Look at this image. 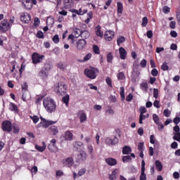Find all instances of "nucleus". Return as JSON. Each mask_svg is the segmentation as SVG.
<instances>
[{
  "mask_svg": "<svg viewBox=\"0 0 180 180\" xmlns=\"http://www.w3.org/2000/svg\"><path fill=\"white\" fill-rule=\"evenodd\" d=\"M43 105L48 113H54L57 110V103L51 97L44 98Z\"/></svg>",
  "mask_w": 180,
  "mask_h": 180,
  "instance_id": "obj_1",
  "label": "nucleus"
},
{
  "mask_svg": "<svg viewBox=\"0 0 180 180\" xmlns=\"http://www.w3.org/2000/svg\"><path fill=\"white\" fill-rule=\"evenodd\" d=\"M55 91L56 92L57 95H65L67 92V86L64 82H59L57 86L55 88Z\"/></svg>",
  "mask_w": 180,
  "mask_h": 180,
  "instance_id": "obj_2",
  "label": "nucleus"
},
{
  "mask_svg": "<svg viewBox=\"0 0 180 180\" xmlns=\"http://www.w3.org/2000/svg\"><path fill=\"white\" fill-rule=\"evenodd\" d=\"M51 68V65L50 64H45L44 68H42L39 73V77L44 79L47 78L49 77V71H50Z\"/></svg>",
  "mask_w": 180,
  "mask_h": 180,
  "instance_id": "obj_3",
  "label": "nucleus"
},
{
  "mask_svg": "<svg viewBox=\"0 0 180 180\" xmlns=\"http://www.w3.org/2000/svg\"><path fill=\"white\" fill-rule=\"evenodd\" d=\"M98 72H99V70L95 68L86 69L84 70L85 75L91 79H95V78H96V74H98Z\"/></svg>",
  "mask_w": 180,
  "mask_h": 180,
  "instance_id": "obj_4",
  "label": "nucleus"
},
{
  "mask_svg": "<svg viewBox=\"0 0 180 180\" xmlns=\"http://www.w3.org/2000/svg\"><path fill=\"white\" fill-rule=\"evenodd\" d=\"M84 140L86 143L88 153L90 155H92V153H94V146H92V143H94V141H92V138L91 136H86Z\"/></svg>",
  "mask_w": 180,
  "mask_h": 180,
  "instance_id": "obj_5",
  "label": "nucleus"
},
{
  "mask_svg": "<svg viewBox=\"0 0 180 180\" xmlns=\"http://www.w3.org/2000/svg\"><path fill=\"white\" fill-rule=\"evenodd\" d=\"M11 26H12V25H11L9 22H8V20H2L0 24V32H2L4 33L9 30V29H11Z\"/></svg>",
  "mask_w": 180,
  "mask_h": 180,
  "instance_id": "obj_6",
  "label": "nucleus"
},
{
  "mask_svg": "<svg viewBox=\"0 0 180 180\" xmlns=\"http://www.w3.org/2000/svg\"><path fill=\"white\" fill-rule=\"evenodd\" d=\"M105 144L108 146H115V144H117L119 143V139L116 136L110 137L108 136L105 138Z\"/></svg>",
  "mask_w": 180,
  "mask_h": 180,
  "instance_id": "obj_7",
  "label": "nucleus"
},
{
  "mask_svg": "<svg viewBox=\"0 0 180 180\" xmlns=\"http://www.w3.org/2000/svg\"><path fill=\"white\" fill-rule=\"evenodd\" d=\"M22 4L25 9H32L33 8V4L36 5L37 4V0H22Z\"/></svg>",
  "mask_w": 180,
  "mask_h": 180,
  "instance_id": "obj_8",
  "label": "nucleus"
},
{
  "mask_svg": "<svg viewBox=\"0 0 180 180\" xmlns=\"http://www.w3.org/2000/svg\"><path fill=\"white\" fill-rule=\"evenodd\" d=\"M85 46H86V41L84 39H79L77 41L76 49L77 51H82V50L85 49Z\"/></svg>",
  "mask_w": 180,
  "mask_h": 180,
  "instance_id": "obj_9",
  "label": "nucleus"
},
{
  "mask_svg": "<svg viewBox=\"0 0 180 180\" xmlns=\"http://www.w3.org/2000/svg\"><path fill=\"white\" fill-rule=\"evenodd\" d=\"M43 58H44V56H40L37 53H34L32 54V62L34 64L41 63V60H43Z\"/></svg>",
  "mask_w": 180,
  "mask_h": 180,
  "instance_id": "obj_10",
  "label": "nucleus"
},
{
  "mask_svg": "<svg viewBox=\"0 0 180 180\" xmlns=\"http://www.w3.org/2000/svg\"><path fill=\"white\" fill-rule=\"evenodd\" d=\"M2 127L4 131H12V123L10 121L3 122Z\"/></svg>",
  "mask_w": 180,
  "mask_h": 180,
  "instance_id": "obj_11",
  "label": "nucleus"
},
{
  "mask_svg": "<svg viewBox=\"0 0 180 180\" xmlns=\"http://www.w3.org/2000/svg\"><path fill=\"white\" fill-rule=\"evenodd\" d=\"M62 162L64 167H68L70 168L74 165V159H72V158H68L66 159H63Z\"/></svg>",
  "mask_w": 180,
  "mask_h": 180,
  "instance_id": "obj_12",
  "label": "nucleus"
},
{
  "mask_svg": "<svg viewBox=\"0 0 180 180\" xmlns=\"http://www.w3.org/2000/svg\"><path fill=\"white\" fill-rule=\"evenodd\" d=\"M113 37H115V32L113 31H106L104 34V38L108 41H112V40H113Z\"/></svg>",
  "mask_w": 180,
  "mask_h": 180,
  "instance_id": "obj_13",
  "label": "nucleus"
},
{
  "mask_svg": "<svg viewBox=\"0 0 180 180\" xmlns=\"http://www.w3.org/2000/svg\"><path fill=\"white\" fill-rule=\"evenodd\" d=\"M41 120H43L40 124L42 126V127H44V129H47V127L51 126V124H54L56 122L51 121V120H46L43 119V117H41Z\"/></svg>",
  "mask_w": 180,
  "mask_h": 180,
  "instance_id": "obj_14",
  "label": "nucleus"
},
{
  "mask_svg": "<svg viewBox=\"0 0 180 180\" xmlns=\"http://www.w3.org/2000/svg\"><path fill=\"white\" fill-rule=\"evenodd\" d=\"M20 19L24 23H29V22H30L32 19V16L30 15V14L25 13L23 15H21Z\"/></svg>",
  "mask_w": 180,
  "mask_h": 180,
  "instance_id": "obj_15",
  "label": "nucleus"
},
{
  "mask_svg": "<svg viewBox=\"0 0 180 180\" xmlns=\"http://www.w3.org/2000/svg\"><path fill=\"white\" fill-rule=\"evenodd\" d=\"M119 53L121 60H126V58H127V51L126 49H124V48L120 47L119 49Z\"/></svg>",
  "mask_w": 180,
  "mask_h": 180,
  "instance_id": "obj_16",
  "label": "nucleus"
},
{
  "mask_svg": "<svg viewBox=\"0 0 180 180\" xmlns=\"http://www.w3.org/2000/svg\"><path fill=\"white\" fill-rule=\"evenodd\" d=\"M72 137H74V134L70 131H66L63 134V138L66 141H72Z\"/></svg>",
  "mask_w": 180,
  "mask_h": 180,
  "instance_id": "obj_17",
  "label": "nucleus"
},
{
  "mask_svg": "<svg viewBox=\"0 0 180 180\" xmlns=\"http://www.w3.org/2000/svg\"><path fill=\"white\" fill-rule=\"evenodd\" d=\"M56 140L53 139L51 141V144L48 146V148L50 151H54V150H57V146H56Z\"/></svg>",
  "mask_w": 180,
  "mask_h": 180,
  "instance_id": "obj_18",
  "label": "nucleus"
},
{
  "mask_svg": "<svg viewBox=\"0 0 180 180\" xmlns=\"http://www.w3.org/2000/svg\"><path fill=\"white\" fill-rule=\"evenodd\" d=\"M101 29V25H97L95 28V32H96V36L102 38L103 37V32Z\"/></svg>",
  "mask_w": 180,
  "mask_h": 180,
  "instance_id": "obj_19",
  "label": "nucleus"
},
{
  "mask_svg": "<svg viewBox=\"0 0 180 180\" xmlns=\"http://www.w3.org/2000/svg\"><path fill=\"white\" fill-rule=\"evenodd\" d=\"M140 88L141 91L144 92V94H147V92H148V84H147V82H142L140 85Z\"/></svg>",
  "mask_w": 180,
  "mask_h": 180,
  "instance_id": "obj_20",
  "label": "nucleus"
},
{
  "mask_svg": "<svg viewBox=\"0 0 180 180\" xmlns=\"http://www.w3.org/2000/svg\"><path fill=\"white\" fill-rule=\"evenodd\" d=\"M9 109L11 112H14L15 113H19V110L18 109V106L15 105L13 103H10Z\"/></svg>",
  "mask_w": 180,
  "mask_h": 180,
  "instance_id": "obj_21",
  "label": "nucleus"
},
{
  "mask_svg": "<svg viewBox=\"0 0 180 180\" xmlns=\"http://www.w3.org/2000/svg\"><path fill=\"white\" fill-rule=\"evenodd\" d=\"M105 162L107 164H108V165H110L111 167L117 164L116 159L112 158L105 159Z\"/></svg>",
  "mask_w": 180,
  "mask_h": 180,
  "instance_id": "obj_22",
  "label": "nucleus"
},
{
  "mask_svg": "<svg viewBox=\"0 0 180 180\" xmlns=\"http://www.w3.org/2000/svg\"><path fill=\"white\" fill-rule=\"evenodd\" d=\"M42 146H40L39 145H35V148L36 150H37L38 151H39L40 153H43V151H44V150H46V142H42Z\"/></svg>",
  "mask_w": 180,
  "mask_h": 180,
  "instance_id": "obj_23",
  "label": "nucleus"
},
{
  "mask_svg": "<svg viewBox=\"0 0 180 180\" xmlns=\"http://www.w3.org/2000/svg\"><path fill=\"white\" fill-rule=\"evenodd\" d=\"M77 158L79 161H85V160H86V153L84 151L80 152L79 154L77 155Z\"/></svg>",
  "mask_w": 180,
  "mask_h": 180,
  "instance_id": "obj_24",
  "label": "nucleus"
},
{
  "mask_svg": "<svg viewBox=\"0 0 180 180\" xmlns=\"http://www.w3.org/2000/svg\"><path fill=\"white\" fill-rule=\"evenodd\" d=\"M155 165L157 171H159V172L162 171V163H161L160 160H156L155 162Z\"/></svg>",
  "mask_w": 180,
  "mask_h": 180,
  "instance_id": "obj_25",
  "label": "nucleus"
},
{
  "mask_svg": "<svg viewBox=\"0 0 180 180\" xmlns=\"http://www.w3.org/2000/svg\"><path fill=\"white\" fill-rule=\"evenodd\" d=\"M126 41V38L123 36H119L117 38V46H120V44H122V43H124Z\"/></svg>",
  "mask_w": 180,
  "mask_h": 180,
  "instance_id": "obj_26",
  "label": "nucleus"
},
{
  "mask_svg": "<svg viewBox=\"0 0 180 180\" xmlns=\"http://www.w3.org/2000/svg\"><path fill=\"white\" fill-rule=\"evenodd\" d=\"M49 130H51V133L53 135L56 136L58 133V128L56 126H51L49 128Z\"/></svg>",
  "mask_w": 180,
  "mask_h": 180,
  "instance_id": "obj_27",
  "label": "nucleus"
},
{
  "mask_svg": "<svg viewBox=\"0 0 180 180\" xmlns=\"http://www.w3.org/2000/svg\"><path fill=\"white\" fill-rule=\"evenodd\" d=\"M150 115L148 114L144 115V114H140L139 115V124H143V120H146L147 117H148Z\"/></svg>",
  "mask_w": 180,
  "mask_h": 180,
  "instance_id": "obj_28",
  "label": "nucleus"
},
{
  "mask_svg": "<svg viewBox=\"0 0 180 180\" xmlns=\"http://www.w3.org/2000/svg\"><path fill=\"white\" fill-rule=\"evenodd\" d=\"M117 169L114 170L112 174L109 176L110 180H116L117 176Z\"/></svg>",
  "mask_w": 180,
  "mask_h": 180,
  "instance_id": "obj_29",
  "label": "nucleus"
},
{
  "mask_svg": "<svg viewBox=\"0 0 180 180\" xmlns=\"http://www.w3.org/2000/svg\"><path fill=\"white\" fill-rule=\"evenodd\" d=\"M79 120L81 123H84V122L86 121V114L85 112L80 113Z\"/></svg>",
  "mask_w": 180,
  "mask_h": 180,
  "instance_id": "obj_30",
  "label": "nucleus"
},
{
  "mask_svg": "<svg viewBox=\"0 0 180 180\" xmlns=\"http://www.w3.org/2000/svg\"><path fill=\"white\" fill-rule=\"evenodd\" d=\"M80 36L82 39H88L90 36V34L88 31H82Z\"/></svg>",
  "mask_w": 180,
  "mask_h": 180,
  "instance_id": "obj_31",
  "label": "nucleus"
},
{
  "mask_svg": "<svg viewBox=\"0 0 180 180\" xmlns=\"http://www.w3.org/2000/svg\"><path fill=\"white\" fill-rule=\"evenodd\" d=\"M81 32H82L81 30L75 29L73 32V35H75V37H76V39H78V37L81 36Z\"/></svg>",
  "mask_w": 180,
  "mask_h": 180,
  "instance_id": "obj_32",
  "label": "nucleus"
},
{
  "mask_svg": "<svg viewBox=\"0 0 180 180\" xmlns=\"http://www.w3.org/2000/svg\"><path fill=\"white\" fill-rule=\"evenodd\" d=\"M117 12L118 13H122L123 12V4L120 2L117 3Z\"/></svg>",
  "mask_w": 180,
  "mask_h": 180,
  "instance_id": "obj_33",
  "label": "nucleus"
},
{
  "mask_svg": "<svg viewBox=\"0 0 180 180\" xmlns=\"http://www.w3.org/2000/svg\"><path fill=\"white\" fill-rule=\"evenodd\" d=\"M131 153V148L128 146H125L123 148L122 153L123 154H130Z\"/></svg>",
  "mask_w": 180,
  "mask_h": 180,
  "instance_id": "obj_34",
  "label": "nucleus"
},
{
  "mask_svg": "<svg viewBox=\"0 0 180 180\" xmlns=\"http://www.w3.org/2000/svg\"><path fill=\"white\" fill-rule=\"evenodd\" d=\"M62 99H63V103H65V105L68 106V103L70 102V96L66 95L63 96Z\"/></svg>",
  "mask_w": 180,
  "mask_h": 180,
  "instance_id": "obj_35",
  "label": "nucleus"
},
{
  "mask_svg": "<svg viewBox=\"0 0 180 180\" xmlns=\"http://www.w3.org/2000/svg\"><path fill=\"white\" fill-rule=\"evenodd\" d=\"M173 139L176 141H180V132H174Z\"/></svg>",
  "mask_w": 180,
  "mask_h": 180,
  "instance_id": "obj_36",
  "label": "nucleus"
},
{
  "mask_svg": "<svg viewBox=\"0 0 180 180\" xmlns=\"http://www.w3.org/2000/svg\"><path fill=\"white\" fill-rule=\"evenodd\" d=\"M122 161L123 162H130V161H131V156L130 155L124 156L122 158Z\"/></svg>",
  "mask_w": 180,
  "mask_h": 180,
  "instance_id": "obj_37",
  "label": "nucleus"
},
{
  "mask_svg": "<svg viewBox=\"0 0 180 180\" xmlns=\"http://www.w3.org/2000/svg\"><path fill=\"white\" fill-rule=\"evenodd\" d=\"M153 120L156 124H158L160 123V118L158 117V115L157 114L153 115Z\"/></svg>",
  "mask_w": 180,
  "mask_h": 180,
  "instance_id": "obj_38",
  "label": "nucleus"
},
{
  "mask_svg": "<svg viewBox=\"0 0 180 180\" xmlns=\"http://www.w3.org/2000/svg\"><path fill=\"white\" fill-rule=\"evenodd\" d=\"M145 172L146 171H141L140 180H147V176Z\"/></svg>",
  "mask_w": 180,
  "mask_h": 180,
  "instance_id": "obj_39",
  "label": "nucleus"
},
{
  "mask_svg": "<svg viewBox=\"0 0 180 180\" xmlns=\"http://www.w3.org/2000/svg\"><path fill=\"white\" fill-rule=\"evenodd\" d=\"M147 23H148V18H147V17H143L141 24L143 27H146V26H147Z\"/></svg>",
  "mask_w": 180,
  "mask_h": 180,
  "instance_id": "obj_40",
  "label": "nucleus"
},
{
  "mask_svg": "<svg viewBox=\"0 0 180 180\" xmlns=\"http://www.w3.org/2000/svg\"><path fill=\"white\" fill-rule=\"evenodd\" d=\"M52 40L53 43L56 44H58L60 42V37H58V34H56L53 38Z\"/></svg>",
  "mask_w": 180,
  "mask_h": 180,
  "instance_id": "obj_41",
  "label": "nucleus"
},
{
  "mask_svg": "<svg viewBox=\"0 0 180 180\" xmlns=\"http://www.w3.org/2000/svg\"><path fill=\"white\" fill-rule=\"evenodd\" d=\"M140 115H144V113H147V108L144 106H141L139 108Z\"/></svg>",
  "mask_w": 180,
  "mask_h": 180,
  "instance_id": "obj_42",
  "label": "nucleus"
},
{
  "mask_svg": "<svg viewBox=\"0 0 180 180\" xmlns=\"http://www.w3.org/2000/svg\"><path fill=\"white\" fill-rule=\"evenodd\" d=\"M163 115L166 117H169L170 115H171V111L169 110H168V108L164 110L163 111Z\"/></svg>",
  "mask_w": 180,
  "mask_h": 180,
  "instance_id": "obj_43",
  "label": "nucleus"
},
{
  "mask_svg": "<svg viewBox=\"0 0 180 180\" xmlns=\"http://www.w3.org/2000/svg\"><path fill=\"white\" fill-rule=\"evenodd\" d=\"M58 68H60V70H65V64L63 62L58 63Z\"/></svg>",
  "mask_w": 180,
  "mask_h": 180,
  "instance_id": "obj_44",
  "label": "nucleus"
},
{
  "mask_svg": "<svg viewBox=\"0 0 180 180\" xmlns=\"http://www.w3.org/2000/svg\"><path fill=\"white\" fill-rule=\"evenodd\" d=\"M92 57V53H89L88 54H86L84 58H83V61H89V60H91V58Z\"/></svg>",
  "mask_w": 180,
  "mask_h": 180,
  "instance_id": "obj_45",
  "label": "nucleus"
},
{
  "mask_svg": "<svg viewBox=\"0 0 180 180\" xmlns=\"http://www.w3.org/2000/svg\"><path fill=\"white\" fill-rule=\"evenodd\" d=\"M93 50H94L95 54H99V53H101V51H99V46H98L96 45L93 46Z\"/></svg>",
  "mask_w": 180,
  "mask_h": 180,
  "instance_id": "obj_46",
  "label": "nucleus"
},
{
  "mask_svg": "<svg viewBox=\"0 0 180 180\" xmlns=\"http://www.w3.org/2000/svg\"><path fill=\"white\" fill-rule=\"evenodd\" d=\"M117 79H124L125 77H124V73H123L122 72H119L117 75Z\"/></svg>",
  "mask_w": 180,
  "mask_h": 180,
  "instance_id": "obj_47",
  "label": "nucleus"
},
{
  "mask_svg": "<svg viewBox=\"0 0 180 180\" xmlns=\"http://www.w3.org/2000/svg\"><path fill=\"white\" fill-rule=\"evenodd\" d=\"M120 96L122 99H124L125 96H124V87L121 86L120 87Z\"/></svg>",
  "mask_w": 180,
  "mask_h": 180,
  "instance_id": "obj_48",
  "label": "nucleus"
},
{
  "mask_svg": "<svg viewBox=\"0 0 180 180\" xmlns=\"http://www.w3.org/2000/svg\"><path fill=\"white\" fill-rule=\"evenodd\" d=\"M30 119L34 122V124L39 122V117L34 115V116H30Z\"/></svg>",
  "mask_w": 180,
  "mask_h": 180,
  "instance_id": "obj_49",
  "label": "nucleus"
},
{
  "mask_svg": "<svg viewBox=\"0 0 180 180\" xmlns=\"http://www.w3.org/2000/svg\"><path fill=\"white\" fill-rule=\"evenodd\" d=\"M140 65L143 68H146V67L147 66V60L143 59L141 61Z\"/></svg>",
  "mask_w": 180,
  "mask_h": 180,
  "instance_id": "obj_50",
  "label": "nucleus"
},
{
  "mask_svg": "<svg viewBox=\"0 0 180 180\" xmlns=\"http://www.w3.org/2000/svg\"><path fill=\"white\" fill-rule=\"evenodd\" d=\"M151 75H153V77H157V75H158V70L156 68L153 69L151 71Z\"/></svg>",
  "mask_w": 180,
  "mask_h": 180,
  "instance_id": "obj_51",
  "label": "nucleus"
},
{
  "mask_svg": "<svg viewBox=\"0 0 180 180\" xmlns=\"http://www.w3.org/2000/svg\"><path fill=\"white\" fill-rule=\"evenodd\" d=\"M153 96L155 99H158V89H153Z\"/></svg>",
  "mask_w": 180,
  "mask_h": 180,
  "instance_id": "obj_52",
  "label": "nucleus"
},
{
  "mask_svg": "<svg viewBox=\"0 0 180 180\" xmlns=\"http://www.w3.org/2000/svg\"><path fill=\"white\" fill-rule=\"evenodd\" d=\"M37 37L38 39H43L44 37V34H43V32L39 31L37 34Z\"/></svg>",
  "mask_w": 180,
  "mask_h": 180,
  "instance_id": "obj_53",
  "label": "nucleus"
},
{
  "mask_svg": "<svg viewBox=\"0 0 180 180\" xmlns=\"http://www.w3.org/2000/svg\"><path fill=\"white\" fill-rule=\"evenodd\" d=\"M113 60V56H112V53H108L107 55V60L108 63H112Z\"/></svg>",
  "mask_w": 180,
  "mask_h": 180,
  "instance_id": "obj_54",
  "label": "nucleus"
},
{
  "mask_svg": "<svg viewBox=\"0 0 180 180\" xmlns=\"http://www.w3.org/2000/svg\"><path fill=\"white\" fill-rule=\"evenodd\" d=\"M132 75L136 79V78H139V77L140 76V72L134 70V72H132Z\"/></svg>",
  "mask_w": 180,
  "mask_h": 180,
  "instance_id": "obj_55",
  "label": "nucleus"
},
{
  "mask_svg": "<svg viewBox=\"0 0 180 180\" xmlns=\"http://www.w3.org/2000/svg\"><path fill=\"white\" fill-rule=\"evenodd\" d=\"M85 172H86V169H81L79 172H78V176H82V175L85 174Z\"/></svg>",
  "mask_w": 180,
  "mask_h": 180,
  "instance_id": "obj_56",
  "label": "nucleus"
},
{
  "mask_svg": "<svg viewBox=\"0 0 180 180\" xmlns=\"http://www.w3.org/2000/svg\"><path fill=\"white\" fill-rule=\"evenodd\" d=\"M144 143H139L138 145V150L139 151H143Z\"/></svg>",
  "mask_w": 180,
  "mask_h": 180,
  "instance_id": "obj_57",
  "label": "nucleus"
},
{
  "mask_svg": "<svg viewBox=\"0 0 180 180\" xmlns=\"http://www.w3.org/2000/svg\"><path fill=\"white\" fill-rule=\"evenodd\" d=\"M170 11H171V8H169V7L167 6L163 7V13H169Z\"/></svg>",
  "mask_w": 180,
  "mask_h": 180,
  "instance_id": "obj_58",
  "label": "nucleus"
},
{
  "mask_svg": "<svg viewBox=\"0 0 180 180\" xmlns=\"http://www.w3.org/2000/svg\"><path fill=\"white\" fill-rule=\"evenodd\" d=\"M161 68H162V70H163V71H167V70L169 68L168 64L167 63H163Z\"/></svg>",
  "mask_w": 180,
  "mask_h": 180,
  "instance_id": "obj_59",
  "label": "nucleus"
},
{
  "mask_svg": "<svg viewBox=\"0 0 180 180\" xmlns=\"http://www.w3.org/2000/svg\"><path fill=\"white\" fill-rule=\"evenodd\" d=\"M169 26L171 27V29H175L176 26V22L175 21H171Z\"/></svg>",
  "mask_w": 180,
  "mask_h": 180,
  "instance_id": "obj_60",
  "label": "nucleus"
},
{
  "mask_svg": "<svg viewBox=\"0 0 180 180\" xmlns=\"http://www.w3.org/2000/svg\"><path fill=\"white\" fill-rule=\"evenodd\" d=\"M34 26H39V25H40V20H39L37 18H35L34 20Z\"/></svg>",
  "mask_w": 180,
  "mask_h": 180,
  "instance_id": "obj_61",
  "label": "nucleus"
},
{
  "mask_svg": "<svg viewBox=\"0 0 180 180\" xmlns=\"http://www.w3.org/2000/svg\"><path fill=\"white\" fill-rule=\"evenodd\" d=\"M146 36L148 39H151V37H153V31L148 30L146 33Z\"/></svg>",
  "mask_w": 180,
  "mask_h": 180,
  "instance_id": "obj_62",
  "label": "nucleus"
},
{
  "mask_svg": "<svg viewBox=\"0 0 180 180\" xmlns=\"http://www.w3.org/2000/svg\"><path fill=\"white\" fill-rule=\"evenodd\" d=\"M173 130L174 131V133H180V128L179 126L176 125L175 127H174Z\"/></svg>",
  "mask_w": 180,
  "mask_h": 180,
  "instance_id": "obj_63",
  "label": "nucleus"
},
{
  "mask_svg": "<svg viewBox=\"0 0 180 180\" xmlns=\"http://www.w3.org/2000/svg\"><path fill=\"white\" fill-rule=\"evenodd\" d=\"M171 147L174 149L178 148V142L174 141L171 144Z\"/></svg>",
  "mask_w": 180,
  "mask_h": 180,
  "instance_id": "obj_64",
  "label": "nucleus"
}]
</instances>
